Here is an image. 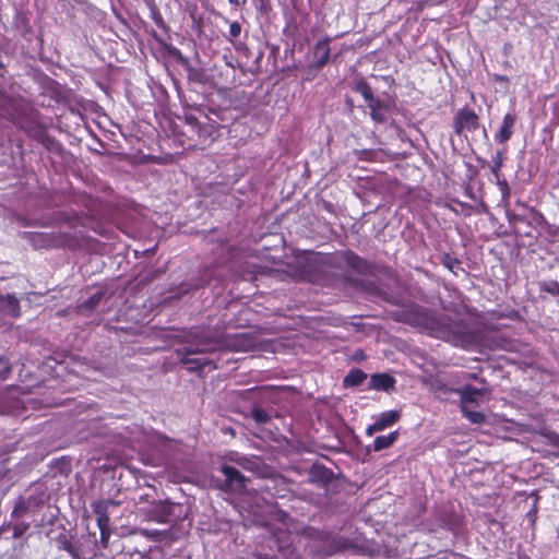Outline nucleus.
Wrapping results in <instances>:
<instances>
[{"instance_id":"1","label":"nucleus","mask_w":559,"mask_h":559,"mask_svg":"<svg viewBox=\"0 0 559 559\" xmlns=\"http://www.w3.org/2000/svg\"><path fill=\"white\" fill-rule=\"evenodd\" d=\"M262 342L251 332L226 334L222 337L207 333L193 334L177 349V356L191 371L204 372L215 368L211 360L198 355L215 350L249 352L260 347Z\"/></svg>"},{"instance_id":"2","label":"nucleus","mask_w":559,"mask_h":559,"mask_svg":"<svg viewBox=\"0 0 559 559\" xmlns=\"http://www.w3.org/2000/svg\"><path fill=\"white\" fill-rule=\"evenodd\" d=\"M411 324L427 330L430 335L441 338L454 346L466 347L472 337L462 321H453L447 317H437L430 311L414 307L409 314Z\"/></svg>"},{"instance_id":"3","label":"nucleus","mask_w":559,"mask_h":559,"mask_svg":"<svg viewBox=\"0 0 559 559\" xmlns=\"http://www.w3.org/2000/svg\"><path fill=\"white\" fill-rule=\"evenodd\" d=\"M174 504L167 500L152 502L147 508H141L139 511L147 521L157 523H167L173 513Z\"/></svg>"},{"instance_id":"4","label":"nucleus","mask_w":559,"mask_h":559,"mask_svg":"<svg viewBox=\"0 0 559 559\" xmlns=\"http://www.w3.org/2000/svg\"><path fill=\"white\" fill-rule=\"evenodd\" d=\"M478 127V117L469 109L459 111L455 119V131L461 133L464 129L475 130Z\"/></svg>"},{"instance_id":"5","label":"nucleus","mask_w":559,"mask_h":559,"mask_svg":"<svg viewBox=\"0 0 559 559\" xmlns=\"http://www.w3.org/2000/svg\"><path fill=\"white\" fill-rule=\"evenodd\" d=\"M222 473L224 474L226 483L230 487V489L240 490L245 488L246 479L237 468L224 465L222 467Z\"/></svg>"},{"instance_id":"6","label":"nucleus","mask_w":559,"mask_h":559,"mask_svg":"<svg viewBox=\"0 0 559 559\" xmlns=\"http://www.w3.org/2000/svg\"><path fill=\"white\" fill-rule=\"evenodd\" d=\"M515 115L512 112H508L502 120V124L499 129V131L496 133L495 139L499 143H506L508 140H510L512 133H513V127L515 124Z\"/></svg>"},{"instance_id":"7","label":"nucleus","mask_w":559,"mask_h":559,"mask_svg":"<svg viewBox=\"0 0 559 559\" xmlns=\"http://www.w3.org/2000/svg\"><path fill=\"white\" fill-rule=\"evenodd\" d=\"M0 310L5 316L17 318L20 316L19 300L12 295L0 296Z\"/></svg>"},{"instance_id":"8","label":"nucleus","mask_w":559,"mask_h":559,"mask_svg":"<svg viewBox=\"0 0 559 559\" xmlns=\"http://www.w3.org/2000/svg\"><path fill=\"white\" fill-rule=\"evenodd\" d=\"M486 393L485 388H475L472 385H465L461 389V402L462 404H473L478 401V397L483 396Z\"/></svg>"},{"instance_id":"9","label":"nucleus","mask_w":559,"mask_h":559,"mask_svg":"<svg viewBox=\"0 0 559 559\" xmlns=\"http://www.w3.org/2000/svg\"><path fill=\"white\" fill-rule=\"evenodd\" d=\"M397 419L399 413L396 411L384 412L376 418L373 429H380V431H382L385 428L393 426Z\"/></svg>"},{"instance_id":"10","label":"nucleus","mask_w":559,"mask_h":559,"mask_svg":"<svg viewBox=\"0 0 559 559\" xmlns=\"http://www.w3.org/2000/svg\"><path fill=\"white\" fill-rule=\"evenodd\" d=\"M371 386L376 390L388 391L393 388L394 379L385 373H378L371 377Z\"/></svg>"},{"instance_id":"11","label":"nucleus","mask_w":559,"mask_h":559,"mask_svg":"<svg viewBox=\"0 0 559 559\" xmlns=\"http://www.w3.org/2000/svg\"><path fill=\"white\" fill-rule=\"evenodd\" d=\"M399 432L393 431L386 436H379L374 439L372 450L373 451H381L383 449H386L391 447L395 440L397 439Z\"/></svg>"},{"instance_id":"12","label":"nucleus","mask_w":559,"mask_h":559,"mask_svg":"<svg viewBox=\"0 0 559 559\" xmlns=\"http://www.w3.org/2000/svg\"><path fill=\"white\" fill-rule=\"evenodd\" d=\"M314 55L318 59L319 66H323L330 57L329 40H320L317 43L314 48Z\"/></svg>"},{"instance_id":"13","label":"nucleus","mask_w":559,"mask_h":559,"mask_svg":"<svg viewBox=\"0 0 559 559\" xmlns=\"http://www.w3.org/2000/svg\"><path fill=\"white\" fill-rule=\"evenodd\" d=\"M367 378L366 373L360 369H354L344 378V385L356 386L361 384Z\"/></svg>"},{"instance_id":"14","label":"nucleus","mask_w":559,"mask_h":559,"mask_svg":"<svg viewBox=\"0 0 559 559\" xmlns=\"http://www.w3.org/2000/svg\"><path fill=\"white\" fill-rule=\"evenodd\" d=\"M462 412L464 416L473 424H483L485 420V415L480 412L472 409L469 404H462Z\"/></svg>"},{"instance_id":"15","label":"nucleus","mask_w":559,"mask_h":559,"mask_svg":"<svg viewBox=\"0 0 559 559\" xmlns=\"http://www.w3.org/2000/svg\"><path fill=\"white\" fill-rule=\"evenodd\" d=\"M94 511L97 513V526L98 528H110L109 516L100 503L94 506Z\"/></svg>"},{"instance_id":"16","label":"nucleus","mask_w":559,"mask_h":559,"mask_svg":"<svg viewBox=\"0 0 559 559\" xmlns=\"http://www.w3.org/2000/svg\"><path fill=\"white\" fill-rule=\"evenodd\" d=\"M103 296H104V294L100 290L94 293L86 301H84L81 305V309L91 310V309L95 308L99 304Z\"/></svg>"},{"instance_id":"17","label":"nucleus","mask_w":559,"mask_h":559,"mask_svg":"<svg viewBox=\"0 0 559 559\" xmlns=\"http://www.w3.org/2000/svg\"><path fill=\"white\" fill-rule=\"evenodd\" d=\"M355 90L362 95L366 102L368 99H371V97L373 96L370 86L364 81L358 82L355 86Z\"/></svg>"},{"instance_id":"18","label":"nucleus","mask_w":559,"mask_h":559,"mask_svg":"<svg viewBox=\"0 0 559 559\" xmlns=\"http://www.w3.org/2000/svg\"><path fill=\"white\" fill-rule=\"evenodd\" d=\"M252 416H253L254 420L259 424L266 423L270 419L269 414L265 411L260 409V408H254L252 411Z\"/></svg>"},{"instance_id":"19","label":"nucleus","mask_w":559,"mask_h":559,"mask_svg":"<svg viewBox=\"0 0 559 559\" xmlns=\"http://www.w3.org/2000/svg\"><path fill=\"white\" fill-rule=\"evenodd\" d=\"M502 160H503L502 153L498 152L496 154V156L493 157V167H492V173L496 176H498V171L502 167Z\"/></svg>"},{"instance_id":"20","label":"nucleus","mask_w":559,"mask_h":559,"mask_svg":"<svg viewBox=\"0 0 559 559\" xmlns=\"http://www.w3.org/2000/svg\"><path fill=\"white\" fill-rule=\"evenodd\" d=\"M0 379L5 380L11 372V369L2 357H0Z\"/></svg>"},{"instance_id":"21","label":"nucleus","mask_w":559,"mask_h":559,"mask_svg":"<svg viewBox=\"0 0 559 559\" xmlns=\"http://www.w3.org/2000/svg\"><path fill=\"white\" fill-rule=\"evenodd\" d=\"M371 117L374 121H384L385 117L382 109H374V104L371 105Z\"/></svg>"},{"instance_id":"22","label":"nucleus","mask_w":559,"mask_h":559,"mask_svg":"<svg viewBox=\"0 0 559 559\" xmlns=\"http://www.w3.org/2000/svg\"><path fill=\"white\" fill-rule=\"evenodd\" d=\"M99 532H100V542L104 547H107L108 540H109V537L111 534V530L110 528H99Z\"/></svg>"},{"instance_id":"23","label":"nucleus","mask_w":559,"mask_h":559,"mask_svg":"<svg viewBox=\"0 0 559 559\" xmlns=\"http://www.w3.org/2000/svg\"><path fill=\"white\" fill-rule=\"evenodd\" d=\"M241 27L237 22H234L229 25V34L233 37H238L240 35Z\"/></svg>"},{"instance_id":"24","label":"nucleus","mask_w":559,"mask_h":559,"mask_svg":"<svg viewBox=\"0 0 559 559\" xmlns=\"http://www.w3.org/2000/svg\"><path fill=\"white\" fill-rule=\"evenodd\" d=\"M547 438H548V441L550 444H552L559 449V436L558 435L550 433L549 436H547Z\"/></svg>"},{"instance_id":"25","label":"nucleus","mask_w":559,"mask_h":559,"mask_svg":"<svg viewBox=\"0 0 559 559\" xmlns=\"http://www.w3.org/2000/svg\"><path fill=\"white\" fill-rule=\"evenodd\" d=\"M368 107L371 109V105H373L372 103H374V109H382V104L379 99H376L373 96L371 97V99H368Z\"/></svg>"},{"instance_id":"26","label":"nucleus","mask_w":559,"mask_h":559,"mask_svg":"<svg viewBox=\"0 0 559 559\" xmlns=\"http://www.w3.org/2000/svg\"><path fill=\"white\" fill-rule=\"evenodd\" d=\"M380 431V429H373V424L370 425L367 429H366V432L368 436H372L374 432H378Z\"/></svg>"},{"instance_id":"27","label":"nucleus","mask_w":559,"mask_h":559,"mask_svg":"<svg viewBox=\"0 0 559 559\" xmlns=\"http://www.w3.org/2000/svg\"><path fill=\"white\" fill-rule=\"evenodd\" d=\"M142 534L147 536V537H153V536H156L158 533H157V531L150 532L147 530H143Z\"/></svg>"}]
</instances>
